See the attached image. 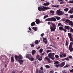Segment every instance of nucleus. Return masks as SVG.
Listing matches in <instances>:
<instances>
[{
  "label": "nucleus",
  "mask_w": 73,
  "mask_h": 73,
  "mask_svg": "<svg viewBox=\"0 0 73 73\" xmlns=\"http://www.w3.org/2000/svg\"><path fill=\"white\" fill-rule=\"evenodd\" d=\"M59 26H61V27H63V25L61 23H59L58 25V27Z\"/></svg>",
  "instance_id": "nucleus-30"
},
{
  "label": "nucleus",
  "mask_w": 73,
  "mask_h": 73,
  "mask_svg": "<svg viewBox=\"0 0 73 73\" xmlns=\"http://www.w3.org/2000/svg\"><path fill=\"white\" fill-rule=\"evenodd\" d=\"M73 44V42H71L69 47V49L70 52H72L73 50V48L72 46Z\"/></svg>",
  "instance_id": "nucleus-4"
},
{
  "label": "nucleus",
  "mask_w": 73,
  "mask_h": 73,
  "mask_svg": "<svg viewBox=\"0 0 73 73\" xmlns=\"http://www.w3.org/2000/svg\"><path fill=\"white\" fill-rule=\"evenodd\" d=\"M65 22L67 23H68L69 25H70L71 26H73V23L69 19H67L65 20Z\"/></svg>",
  "instance_id": "nucleus-3"
},
{
  "label": "nucleus",
  "mask_w": 73,
  "mask_h": 73,
  "mask_svg": "<svg viewBox=\"0 0 73 73\" xmlns=\"http://www.w3.org/2000/svg\"><path fill=\"white\" fill-rule=\"evenodd\" d=\"M65 63L64 62H62L60 66L61 67H63L64 65H65Z\"/></svg>",
  "instance_id": "nucleus-20"
},
{
  "label": "nucleus",
  "mask_w": 73,
  "mask_h": 73,
  "mask_svg": "<svg viewBox=\"0 0 73 73\" xmlns=\"http://www.w3.org/2000/svg\"><path fill=\"white\" fill-rule=\"evenodd\" d=\"M60 57H63V56L62 55H60Z\"/></svg>",
  "instance_id": "nucleus-60"
},
{
  "label": "nucleus",
  "mask_w": 73,
  "mask_h": 73,
  "mask_svg": "<svg viewBox=\"0 0 73 73\" xmlns=\"http://www.w3.org/2000/svg\"><path fill=\"white\" fill-rule=\"evenodd\" d=\"M14 57L15 60L23 59V56L19 54V56L15 55Z\"/></svg>",
  "instance_id": "nucleus-2"
},
{
  "label": "nucleus",
  "mask_w": 73,
  "mask_h": 73,
  "mask_svg": "<svg viewBox=\"0 0 73 73\" xmlns=\"http://www.w3.org/2000/svg\"><path fill=\"white\" fill-rule=\"evenodd\" d=\"M35 43L36 44H38V40H36L35 41Z\"/></svg>",
  "instance_id": "nucleus-44"
},
{
  "label": "nucleus",
  "mask_w": 73,
  "mask_h": 73,
  "mask_svg": "<svg viewBox=\"0 0 73 73\" xmlns=\"http://www.w3.org/2000/svg\"><path fill=\"white\" fill-rule=\"evenodd\" d=\"M44 73V72L42 70H39L38 73Z\"/></svg>",
  "instance_id": "nucleus-34"
},
{
  "label": "nucleus",
  "mask_w": 73,
  "mask_h": 73,
  "mask_svg": "<svg viewBox=\"0 0 73 73\" xmlns=\"http://www.w3.org/2000/svg\"><path fill=\"white\" fill-rule=\"evenodd\" d=\"M63 31H64V32H66V29H63Z\"/></svg>",
  "instance_id": "nucleus-61"
},
{
  "label": "nucleus",
  "mask_w": 73,
  "mask_h": 73,
  "mask_svg": "<svg viewBox=\"0 0 73 73\" xmlns=\"http://www.w3.org/2000/svg\"><path fill=\"white\" fill-rule=\"evenodd\" d=\"M69 3H73V1H70L69 2Z\"/></svg>",
  "instance_id": "nucleus-47"
},
{
  "label": "nucleus",
  "mask_w": 73,
  "mask_h": 73,
  "mask_svg": "<svg viewBox=\"0 0 73 73\" xmlns=\"http://www.w3.org/2000/svg\"><path fill=\"white\" fill-rule=\"evenodd\" d=\"M48 17V15H45L44 16V19H45V18H46V17Z\"/></svg>",
  "instance_id": "nucleus-45"
},
{
  "label": "nucleus",
  "mask_w": 73,
  "mask_h": 73,
  "mask_svg": "<svg viewBox=\"0 0 73 73\" xmlns=\"http://www.w3.org/2000/svg\"><path fill=\"white\" fill-rule=\"evenodd\" d=\"M68 36L70 38V41H73V38H72V35L71 33H68Z\"/></svg>",
  "instance_id": "nucleus-5"
},
{
  "label": "nucleus",
  "mask_w": 73,
  "mask_h": 73,
  "mask_svg": "<svg viewBox=\"0 0 73 73\" xmlns=\"http://www.w3.org/2000/svg\"><path fill=\"white\" fill-rule=\"evenodd\" d=\"M66 45H68V41H66Z\"/></svg>",
  "instance_id": "nucleus-59"
},
{
  "label": "nucleus",
  "mask_w": 73,
  "mask_h": 73,
  "mask_svg": "<svg viewBox=\"0 0 73 73\" xmlns=\"http://www.w3.org/2000/svg\"><path fill=\"white\" fill-rule=\"evenodd\" d=\"M44 34L42 33L41 35V37H42V36H44Z\"/></svg>",
  "instance_id": "nucleus-56"
},
{
  "label": "nucleus",
  "mask_w": 73,
  "mask_h": 73,
  "mask_svg": "<svg viewBox=\"0 0 73 73\" xmlns=\"http://www.w3.org/2000/svg\"><path fill=\"white\" fill-rule=\"evenodd\" d=\"M29 59L30 60V61H32L34 60V58L32 57L31 56V57H30Z\"/></svg>",
  "instance_id": "nucleus-21"
},
{
  "label": "nucleus",
  "mask_w": 73,
  "mask_h": 73,
  "mask_svg": "<svg viewBox=\"0 0 73 73\" xmlns=\"http://www.w3.org/2000/svg\"><path fill=\"white\" fill-rule=\"evenodd\" d=\"M44 54H45V53H42V54H41V56H43V55H44Z\"/></svg>",
  "instance_id": "nucleus-62"
},
{
  "label": "nucleus",
  "mask_w": 73,
  "mask_h": 73,
  "mask_svg": "<svg viewBox=\"0 0 73 73\" xmlns=\"http://www.w3.org/2000/svg\"><path fill=\"white\" fill-rule=\"evenodd\" d=\"M59 56L58 55H56L55 56V57H56V58H59Z\"/></svg>",
  "instance_id": "nucleus-46"
},
{
  "label": "nucleus",
  "mask_w": 73,
  "mask_h": 73,
  "mask_svg": "<svg viewBox=\"0 0 73 73\" xmlns=\"http://www.w3.org/2000/svg\"><path fill=\"white\" fill-rule=\"evenodd\" d=\"M54 7H55V8H58L59 7V5H57L56 6H54Z\"/></svg>",
  "instance_id": "nucleus-51"
},
{
  "label": "nucleus",
  "mask_w": 73,
  "mask_h": 73,
  "mask_svg": "<svg viewBox=\"0 0 73 73\" xmlns=\"http://www.w3.org/2000/svg\"><path fill=\"white\" fill-rule=\"evenodd\" d=\"M36 48L37 49H39L40 48V47L38 46V45H37V46H36Z\"/></svg>",
  "instance_id": "nucleus-35"
},
{
  "label": "nucleus",
  "mask_w": 73,
  "mask_h": 73,
  "mask_svg": "<svg viewBox=\"0 0 73 73\" xmlns=\"http://www.w3.org/2000/svg\"><path fill=\"white\" fill-rule=\"evenodd\" d=\"M52 26L54 28H56V25L54 23V24H52Z\"/></svg>",
  "instance_id": "nucleus-37"
},
{
  "label": "nucleus",
  "mask_w": 73,
  "mask_h": 73,
  "mask_svg": "<svg viewBox=\"0 0 73 73\" xmlns=\"http://www.w3.org/2000/svg\"><path fill=\"white\" fill-rule=\"evenodd\" d=\"M62 54V55L64 57H65L66 56V54Z\"/></svg>",
  "instance_id": "nucleus-38"
},
{
  "label": "nucleus",
  "mask_w": 73,
  "mask_h": 73,
  "mask_svg": "<svg viewBox=\"0 0 73 73\" xmlns=\"http://www.w3.org/2000/svg\"><path fill=\"white\" fill-rule=\"evenodd\" d=\"M31 47H33L34 46V45H33V44H31Z\"/></svg>",
  "instance_id": "nucleus-54"
},
{
  "label": "nucleus",
  "mask_w": 73,
  "mask_h": 73,
  "mask_svg": "<svg viewBox=\"0 0 73 73\" xmlns=\"http://www.w3.org/2000/svg\"><path fill=\"white\" fill-rule=\"evenodd\" d=\"M61 11L60 10H57V14L59 15H61Z\"/></svg>",
  "instance_id": "nucleus-14"
},
{
  "label": "nucleus",
  "mask_w": 73,
  "mask_h": 73,
  "mask_svg": "<svg viewBox=\"0 0 73 73\" xmlns=\"http://www.w3.org/2000/svg\"><path fill=\"white\" fill-rule=\"evenodd\" d=\"M49 5V3L48 2H46L43 4V5H44V6H48V5Z\"/></svg>",
  "instance_id": "nucleus-16"
},
{
  "label": "nucleus",
  "mask_w": 73,
  "mask_h": 73,
  "mask_svg": "<svg viewBox=\"0 0 73 73\" xmlns=\"http://www.w3.org/2000/svg\"><path fill=\"white\" fill-rule=\"evenodd\" d=\"M51 29V32H55V30L56 28L55 27H52L51 26L50 27Z\"/></svg>",
  "instance_id": "nucleus-7"
},
{
  "label": "nucleus",
  "mask_w": 73,
  "mask_h": 73,
  "mask_svg": "<svg viewBox=\"0 0 73 73\" xmlns=\"http://www.w3.org/2000/svg\"><path fill=\"white\" fill-rule=\"evenodd\" d=\"M40 58V56L39 55H37L36 56V59L37 60V59H38V58Z\"/></svg>",
  "instance_id": "nucleus-41"
},
{
  "label": "nucleus",
  "mask_w": 73,
  "mask_h": 73,
  "mask_svg": "<svg viewBox=\"0 0 73 73\" xmlns=\"http://www.w3.org/2000/svg\"><path fill=\"white\" fill-rule=\"evenodd\" d=\"M64 2V1H62L60 3V4H63Z\"/></svg>",
  "instance_id": "nucleus-57"
},
{
  "label": "nucleus",
  "mask_w": 73,
  "mask_h": 73,
  "mask_svg": "<svg viewBox=\"0 0 73 73\" xmlns=\"http://www.w3.org/2000/svg\"><path fill=\"white\" fill-rule=\"evenodd\" d=\"M32 55H34L36 53V51L35 50H33L31 52Z\"/></svg>",
  "instance_id": "nucleus-22"
},
{
  "label": "nucleus",
  "mask_w": 73,
  "mask_h": 73,
  "mask_svg": "<svg viewBox=\"0 0 73 73\" xmlns=\"http://www.w3.org/2000/svg\"><path fill=\"white\" fill-rule=\"evenodd\" d=\"M65 60H67V61H69V58H65Z\"/></svg>",
  "instance_id": "nucleus-49"
},
{
  "label": "nucleus",
  "mask_w": 73,
  "mask_h": 73,
  "mask_svg": "<svg viewBox=\"0 0 73 73\" xmlns=\"http://www.w3.org/2000/svg\"><path fill=\"white\" fill-rule=\"evenodd\" d=\"M56 54L54 53H50L48 54V57L49 58L52 59V60H54L55 58H54V55Z\"/></svg>",
  "instance_id": "nucleus-1"
},
{
  "label": "nucleus",
  "mask_w": 73,
  "mask_h": 73,
  "mask_svg": "<svg viewBox=\"0 0 73 73\" xmlns=\"http://www.w3.org/2000/svg\"><path fill=\"white\" fill-rule=\"evenodd\" d=\"M45 67L46 68H50V66H49V65H46Z\"/></svg>",
  "instance_id": "nucleus-36"
},
{
  "label": "nucleus",
  "mask_w": 73,
  "mask_h": 73,
  "mask_svg": "<svg viewBox=\"0 0 73 73\" xmlns=\"http://www.w3.org/2000/svg\"><path fill=\"white\" fill-rule=\"evenodd\" d=\"M32 29L34 30L35 31H37V27H34L32 28Z\"/></svg>",
  "instance_id": "nucleus-18"
},
{
  "label": "nucleus",
  "mask_w": 73,
  "mask_h": 73,
  "mask_svg": "<svg viewBox=\"0 0 73 73\" xmlns=\"http://www.w3.org/2000/svg\"><path fill=\"white\" fill-rule=\"evenodd\" d=\"M38 60L39 61H41L42 60V56H40L39 57V58Z\"/></svg>",
  "instance_id": "nucleus-28"
},
{
  "label": "nucleus",
  "mask_w": 73,
  "mask_h": 73,
  "mask_svg": "<svg viewBox=\"0 0 73 73\" xmlns=\"http://www.w3.org/2000/svg\"><path fill=\"white\" fill-rule=\"evenodd\" d=\"M42 7H43V11H45V10H47V9H49L50 8L48 7H45L43 6Z\"/></svg>",
  "instance_id": "nucleus-8"
},
{
  "label": "nucleus",
  "mask_w": 73,
  "mask_h": 73,
  "mask_svg": "<svg viewBox=\"0 0 73 73\" xmlns=\"http://www.w3.org/2000/svg\"><path fill=\"white\" fill-rule=\"evenodd\" d=\"M11 62H14V58L13 56L11 57Z\"/></svg>",
  "instance_id": "nucleus-23"
},
{
  "label": "nucleus",
  "mask_w": 73,
  "mask_h": 73,
  "mask_svg": "<svg viewBox=\"0 0 73 73\" xmlns=\"http://www.w3.org/2000/svg\"><path fill=\"white\" fill-rule=\"evenodd\" d=\"M51 21H56V19L55 18L52 17L51 18Z\"/></svg>",
  "instance_id": "nucleus-19"
},
{
  "label": "nucleus",
  "mask_w": 73,
  "mask_h": 73,
  "mask_svg": "<svg viewBox=\"0 0 73 73\" xmlns=\"http://www.w3.org/2000/svg\"><path fill=\"white\" fill-rule=\"evenodd\" d=\"M46 21H51V18H48L47 19H46L45 20Z\"/></svg>",
  "instance_id": "nucleus-26"
},
{
  "label": "nucleus",
  "mask_w": 73,
  "mask_h": 73,
  "mask_svg": "<svg viewBox=\"0 0 73 73\" xmlns=\"http://www.w3.org/2000/svg\"><path fill=\"white\" fill-rule=\"evenodd\" d=\"M42 6H41V7H38V11H43V9H44V8L42 7Z\"/></svg>",
  "instance_id": "nucleus-10"
},
{
  "label": "nucleus",
  "mask_w": 73,
  "mask_h": 73,
  "mask_svg": "<svg viewBox=\"0 0 73 73\" xmlns=\"http://www.w3.org/2000/svg\"><path fill=\"white\" fill-rule=\"evenodd\" d=\"M70 72H73V69L70 70Z\"/></svg>",
  "instance_id": "nucleus-58"
},
{
  "label": "nucleus",
  "mask_w": 73,
  "mask_h": 73,
  "mask_svg": "<svg viewBox=\"0 0 73 73\" xmlns=\"http://www.w3.org/2000/svg\"><path fill=\"white\" fill-rule=\"evenodd\" d=\"M50 12L51 13H54V12L52 10L51 11H50Z\"/></svg>",
  "instance_id": "nucleus-52"
},
{
  "label": "nucleus",
  "mask_w": 73,
  "mask_h": 73,
  "mask_svg": "<svg viewBox=\"0 0 73 73\" xmlns=\"http://www.w3.org/2000/svg\"><path fill=\"white\" fill-rule=\"evenodd\" d=\"M68 13H71L72 14L73 13V7L70 10L69 12H68Z\"/></svg>",
  "instance_id": "nucleus-12"
},
{
  "label": "nucleus",
  "mask_w": 73,
  "mask_h": 73,
  "mask_svg": "<svg viewBox=\"0 0 73 73\" xmlns=\"http://www.w3.org/2000/svg\"><path fill=\"white\" fill-rule=\"evenodd\" d=\"M31 25L32 26V27H33L34 25H35V22H33L31 23Z\"/></svg>",
  "instance_id": "nucleus-31"
},
{
  "label": "nucleus",
  "mask_w": 73,
  "mask_h": 73,
  "mask_svg": "<svg viewBox=\"0 0 73 73\" xmlns=\"http://www.w3.org/2000/svg\"><path fill=\"white\" fill-rule=\"evenodd\" d=\"M43 41L45 43V44L47 43V39L46 38H43Z\"/></svg>",
  "instance_id": "nucleus-17"
},
{
  "label": "nucleus",
  "mask_w": 73,
  "mask_h": 73,
  "mask_svg": "<svg viewBox=\"0 0 73 73\" xmlns=\"http://www.w3.org/2000/svg\"><path fill=\"white\" fill-rule=\"evenodd\" d=\"M64 11H65V12H67V11H69V8H66L64 9Z\"/></svg>",
  "instance_id": "nucleus-32"
},
{
  "label": "nucleus",
  "mask_w": 73,
  "mask_h": 73,
  "mask_svg": "<svg viewBox=\"0 0 73 73\" xmlns=\"http://www.w3.org/2000/svg\"><path fill=\"white\" fill-rule=\"evenodd\" d=\"M70 18H73V15L70 16Z\"/></svg>",
  "instance_id": "nucleus-55"
},
{
  "label": "nucleus",
  "mask_w": 73,
  "mask_h": 73,
  "mask_svg": "<svg viewBox=\"0 0 73 73\" xmlns=\"http://www.w3.org/2000/svg\"><path fill=\"white\" fill-rule=\"evenodd\" d=\"M43 49H40L39 50V52L40 53H42L43 52Z\"/></svg>",
  "instance_id": "nucleus-24"
},
{
  "label": "nucleus",
  "mask_w": 73,
  "mask_h": 73,
  "mask_svg": "<svg viewBox=\"0 0 73 73\" xmlns=\"http://www.w3.org/2000/svg\"><path fill=\"white\" fill-rule=\"evenodd\" d=\"M69 65L68 64H67L66 66H64L65 68H68V67H69Z\"/></svg>",
  "instance_id": "nucleus-43"
},
{
  "label": "nucleus",
  "mask_w": 73,
  "mask_h": 73,
  "mask_svg": "<svg viewBox=\"0 0 73 73\" xmlns=\"http://www.w3.org/2000/svg\"><path fill=\"white\" fill-rule=\"evenodd\" d=\"M36 23L37 24H39L40 23H41V21L39 19H36L35 21Z\"/></svg>",
  "instance_id": "nucleus-11"
},
{
  "label": "nucleus",
  "mask_w": 73,
  "mask_h": 73,
  "mask_svg": "<svg viewBox=\"0 0 73 73\" xmlns=\"http://www.w3.org/2000/svg\"><path fill=\"white\" fill-rule=\"evenodd\" d=\"M26 57V58L29 59L31 57V55L30 54H27Z\"/></svg>",
  "instance_id": "nucleus-13"
},
{
  "label": "nucleus",
  "mask_w": 73,
  "mask_h": 73,
  "mask_svg": "<svg viewBox=\"0 0 73 73\" xmlns=\"http://www.w3.org/2000/svg\"><path fill=\"white\" fill-rule=\"evenodd\" d=\"M45 61H48V63H50L52 62H51L50 61V59L48 58V57H45L44 59Z\"/></svg>",
  "instance_id": "nucleus-6"
},
{
  "label": "nucleus",
  "mask_w": 73,
  "mask_h": 73,
  "mask_svg": "<svg viewBox=\"0 0 73 73\" xmlns=\"http://www.w3.org/2000/svg\"><path fill=\"white\" fill-rule=\"evenodd\" d=\"M59 30H60V31H63V30H64L63 27H59Z\"/></svg>",
  "instance_id": "nucleus-25"
},
{
  "label": "nucleus",
  "mask_w": 73,
  "mask_h": 73,
  "mask_svg": "<svg viewBox=\"0 0 73 73\" xmlns=\"http://www.w3.org/2000/svg\"><path fill=\"white\" fill-rule=\"evenodd\" d=\"M64 27L67 29H69V28H70V27H69L68 26H66Z\"/></svg>",
  "instance_id": "nucleus-27"
},
{
  "label": "nucleus",
  "mask_w": 73,
  "mask_h": 73,
  "mask_svg": "<svg viewBox=\"0 0 73 73\" xmlns=\"http://www.w3.org/2000/svg\"><path fill=\"white\" fill-rule=\"evenodd\" d=\"M60 66L59 65H58V64H56L55 65V66L56 67H58V66Z\"/></svg>",
  "instance_id": "nucleus-50"
},
{
  "label": "nucleus",
  "mask_w": 73,
  "mask_h": 73,
  "mask_svg": "<svg viewBox=\"0 0 73 73\" xmlns=\"http://www.w3.org/2000/svg\"><path fill=\"white\" fill-rule=\"evenodd\" d=\"M70 32H73V29H72V28H70Z\"/></svg>",
  "instance_id": "nucleus-42"
},
{
  "label": "nucleus",
  "mask_w": 73,
  "mask_h": 73,
  "mask_svg": "<svg viewBox=\"0 0 73 73\" xmlns=\"http://www.w3.org/2000/svg\"><path fill=\"white\" fill-rule=\"evenodd\" d=\"M36 73H38V70H37L36 71Z\"/></svg>",
  "instance_id": "nucleus-64"
},
{
  "label": "nucleus",
  "mask_w": 73,
  "mask_h": 73,
  "mask_svg": "<svg viewBox=\"0 0 73 73\" xmlns=\"http://www.w3.org/2000/svg\"><path fill=\"white\" fill-rule=\"evenodd\" d=\"M61 11L60 10H57V14L59 15H61Z\"/></svg>",
  "instance_id": "nucleus-15"
},
{
  "label": "nucleus",
  "mask_w": 73,
  "mask_h": 73,
  "mask_svg": "<svg viewBox=\"0 0 73 73\" xmlns=\"http://www.w3.org/2000/svg\"><path fill=\"white\" fill-rule=\"evenodd\" d=\"M29 31H31L32 29H31L30 27L29 28Z\"/></svg>",
  "instance_id": "nucleus-63"
},
{
  "label": "nucleus",
  "mask_w": 73,
  "mask_h": 73,
  "mask_svg": "<svg viewBox=\"0 0 73 73\" xmlns=\"http://www.w3.org/2000/svg\"><path fill=\"white\" fill-rule=\"evenodd\" d=\"M54 64H59V62L58 61H54Z\"/></svg>",
  "instance_id": "nucleus-33"
},
{
  "label": "nucleus",
  "mask_w": 73,
  "mask_h": 73,
  "mask_svg": "<svg viewBox=\"0 0 73 73\" xmlns=\"http://www.w3.org/2000/svg\"><path fill=\"white\" fill-rule=\"evenodd\" d=\"M54 73V71L53 70H51L50 71V73Z\"/></svg>",
  "instance_id": "nucleus-53"
},
{
  "label": "nucleus",
  "mask_w": 73,
  "mask_h": 73,
  "mask_svg": "<svg viewBox=\"0 0 73 73\" xmlns=\"http://www.w3.org/2000/svg\"><path fill=\"white\" fill-rule=\"evenodd\" d=\"M68 58L70 59H73V57L71 56H69L68 57Z\"/></svg>",
  "instance_id": "nucleus-48"
},
{
  "label": "nucleus",
  "mask_w": 73,
  "mask_h": 73,
  "mask_svg": "<svg viewBox=\"0 0 73 73\" xmlns=\"http://www.w3.org/2000/svg\"><path fill=\"white\" fill-rule=\"evenodd\" d=\"M57 19V20H59L61 19V18L60 17H57V16H55V17Z\"/></svg>",
  "instance_id": "nucleus-29"
},
{
  "label": "nucleus",
  "mask_w": 73,
  "mask_h": 73,
  "mask_svg": "<svg viewBox=\"0 0 73 73\" xmlns=\"http://www.w3.org/2000/svg\"><path fill=\"white\" fill-rule=\"evenodd\" d=\"M51 50H47L46 51V53H49V52H51Z\"/></svg>",
  "instance_id": "nucleus-39"
},
{
  "label": "nucleus",
  "mask_w": 73,
  "mask_h": 73,
  "mask_svg": "<svg viewBox=\"0 0 73 73\" xmlns=\"http://www.w3.org/2000/svg\"><path fill=\"white\" fill-rule=\"evenodd\" d=\"M64 12L62 11H61V12H60V15H63V14H64Z\"/></svg>",
  "instance_id": "nucleus-40"
},
{
  "label": "nucleus",
  "mask_w": 73,
  "mask_h": 73,
  "mask_svg": "<svg viewBox=\"0 0 73 73\" xmlns=\"http://www.w3.org/2000/svg\"><path fill=\"white\" fill-rule=\"evenodd\" d=\"M16 61H18V62H19L20 63V65H21V64H23V61L22 59L17 60H16Z\"/></svg>",
  "instance_id": "nucleus-9"
}]
</instances>
